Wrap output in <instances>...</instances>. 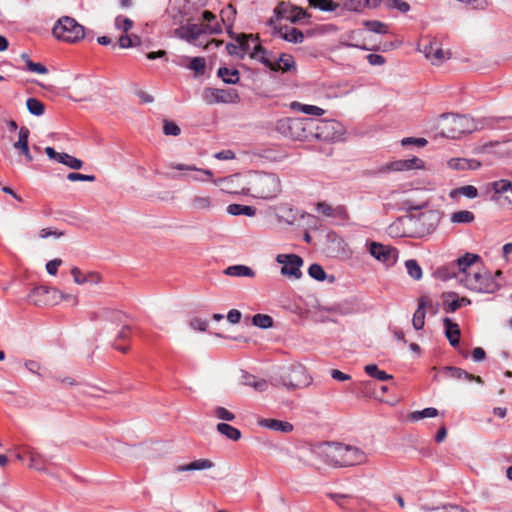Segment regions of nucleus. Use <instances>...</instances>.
Segmentation results:
<instances>
[{
    "label": "nucleus",
    "mask_w": 512,
    "mask_h": 512,
    "mask_svg": "<svg viewBox=\"0 0 512 512\" xmlns=\"http://www.w3.org/2000/svg\"><path fill=\"white\" fill-rule=\"evenodd\" d=\"M439 221L437 211L425 210L400 217L389 228L396 236L421 238L433 232Z\"/></svg>",
    "instance_id": "nucleus-1"
},
{
    "label": "nucleus",
    "mask_w": 512,
    "mask_h": 512,
    "mask_svg": "<svg viewBox=\"0 0 512 512\" xmlns=\"http://www.w3.org/2000/svg\"><path fill=\"white\" fill-rule=\"evenodd\" d=\"M319 455L326 464L333 467H350L367 461V456L361 449L342 443L321 444Z\"/></svg>",
    "instance_id": "nucleus-2"
},
{
    "label": "nucleus",
    "mask_w": 512,
    "mask_h": 512,
    "mask_svg": "<svg viewBox=\"0 0 512 512\" xmlns=\"http://www.w3.org/2000/svg\"><path fill=\"white\" fill-rule=\"evenodd\" d=\"M247 184L248 187L242 192L259 199L272 200L281 192V180L274 173L254 172Z\"/></svg>",
    "instance_id": "nucleus-3"
},
{
    "label": "nucleus",
    "mask_w": 512,
    "mask_h": 512,
    "mask_svg": "<svg viewBox=\"0 0 512 512\" xmlns=\"http://www.w3.org/2000/svg\"><path fill=\"white\" fill-rule=\"evenodd\" d=\"M313 378L307 374L301 364H293L283 368L279 375L272 376L270 382L275 387H284L287 390H296L312 384Z\"/></svg>",
    "instance_id": "nucleus-4"
},
{
    "label": "nucleus",
    "mask_w": 512,
    "mask_h": 512,
    "mask_svg": "<svg viewBox=\"0 0 512 512\" xmlns=\"http://www.w3.org/2000/svg\"><path fill=\"white\" fill-rule=\"evenodd\" d=\"M310 118H282L276 123V130L285 137L299 141H310Z\"/></svg>",
    "instance_id": "nucleus-5"
},
{
    "label": "nucleus",
    "mask_w": 512,
    "mask_h": 512,
    "mask_svg": "<svg viewBox=\"0 0 512 512\" xmlns=\"http://www.w3.org/2000/svg\"><path fill=\"white\" fill-rule=\"evenodd\" d=\"M311 140L335 141L343 134V126L336 120L310 118Z\"/></svg>",
    "instance_id": "nucleus-6"
},
{
    "label": "nucleus",
    "mask_w": 512,
    "mask_h": 512,
    "mask_svg": "<svg viewBox=\"0 0 512 512\" xmlns=\"http://www.w3.org/2000/svg\"><path fill=\"white\" fill-rule=\"evenodd\" d=\"M52 33L59 40L75 43L84 38L85 28L74 18L63 16L54 25Z\"/></svg>",
    "instance_id": "nucleus-7"
},
{
    "label": "nucleus",
    "mask_w": 512,
    "mask_h": 512,
    "mask_svg": "<svg viewBox=\"0 0 512 512\" xmlns=\"http://www.w3.org/2000/svg\"><path fill=\"white\" fill-rule=\"evenodd\" d=\"M267 54V50L261 44H256L251 58L258 60L272 71L287 72L296 66L294 58L289 54H281L278 61L270 60Z\"/></svg>",
    "instance_id": "nucleus-8"
},
{
    "label": "nucleus",
    "mask_w": 512,
    "mask_h": 512,
    "mask_svg": "<svg viewBox=\"0 0 512 512\" xmlns=\"http://www.w3.org/2000/svg\"><path fill=\"white\" fill-rule=\"evenodd\" d=\"M460 282L468 289L476 292L493 293L499 288L489 273L481 271H473L465 277H461Z\"/></svg>",
    "instance_id": "nucleus-9"
},
{
    "label": "nucleus",
    "mask_w": 512,
    "mask_h": 512,
    "mask_svg": "<svg viewBox=\"0 0 512 512\" xmlns=\"http://www.w3.org/2000/svg\"><path fill=\"white\" fill-rule=\"evenodd\" d=\"M221 26L217 23L212 26L209 24H191L182 25L175 30V35L190 43L198 45L197 41L202 35L217 34L221 32Z\"/></svg>",
    "instance_id": "nucleus-10"
},
{
    "label": "nucleus",
    "mask_w": 512,
    "mask_h": 512,
    "mask_svg": "<svg viewBox=\"0 0 512 512\" xmlns=\"http://www.w3.org/2000/svg\"><path fill=\"white\" fill-rule=\"evenodd\" d=\"M419 47L424 56L434 65H439L449 58V53L442 49L441 44L436 39L424 38Z\"/></svg>",
    "instance_id": "nucleus-11"
},
{
    "label": "nucleus",
    "mask_w": 512,
    "mask_h": 512,
    "mask_svg": "<svg viewBox=\"0 0 512 512\" xmlns=\"http://www.w3.org/2000/svg\"><path fill=\"white\" fill-rule=\"evenodd\" d=\"M203 100L209 105L215 103H237L239 101V94L235 89L208 87L203 92Z\"/></svg>",
    "instance_id": "nucleus-12"
},
{
    "label": "nucleus",
    "mask_w": 512,
    "mask_h": 512,
    "mask_svg": "<svg viewBox=\"0 0 512 512\" xmlns=\"http://www.w3.org/2000/svg\"><path fill=\"white\" fill-rule=\"evenodd\" d=\"M276 261L279 264H282L281 274L299 279L302 276V272L300 270L303 265V259L296 254H279L276 257Z\"/></svg>",
    "instance_id": "nucleus-13"
},
{
    "label": "nucleus",
    "mask_w": 512,
    "mask_h": 512,
    "mask_svg": "<svg viewBox=\"0 0 512 512\" xmlns=\"http://www.w3.org/2000/svg\"><path fill=\"white\" fill-rule=\"evenodd\" d=\"M368 250L372 257L387 266L395 264L398 258V250L396 248L378 242H370Z\"/></svg>",
    "instance_id": "nucleus-14"
},
{
    "label": "nucleus",
    "mask_w": 512,
    "mask_h": 512,
    "mask_svg": "<svg viewBox=\"0 0 512 512\" xmlns=\"http://www.w3.org/2000/svg\"><path fill=\"white\" fill-rule=\"evenodd\" d=\"M424 167V162L418 157H412L410 159H401L392 161L380 169V172L388 171H407L413 169H421Z\"/></svg>",
    "instance_id": "nucleus-15"
},
{
    "label": "nucleus",
    "mask_w": 512,
    "mask_h": 512,
    "mask_svg": "<svg viewBox=\"0 0 512 512\" xmlns=\"http://www.w3.org/2000/svg\"><path fill=\"white\" fill-rule=\"evenodd\" d=\"M270 26L274 27V34H278L282 39L290 43H302L304 40V35L302 31L294 27H277L274 25V20L271 18L268 22Z\"/></svg>",
    "instance_id": "nucleus-16"
},
{
    "label": "nucleus",
    "mask_w": 512,
    "mask_h": 512,
    "mask_svg": "<svg viewBox=\"0 0 512 512\" xmlns=\"http://www.w3.org/2000/svg\"><path fill=\"white\" fill-rule=\"evenodd\" d=\"M480 257L477 254L466 253L464 256L459 257L454 266L458 272H454V275L460 280L461 277H465L472 271V265L477 262Z\"/></svg>",
    "instance_id": "nucleus-17"
},
{
    "label": "nucleus",
    "mask_w": 512,
    "mask_h": 512,
    "mask_svg": "<svg viewBox=\"0 0 512 512\" xmlns=\"http://www.w3.org/2000/svg\"><path fill=\"white\" fill-rule=\"evenodd\" d=\"M169 166L171 168H173V169H177V170H181V171H195V172H197V174L191 176V179L194 180V181L205 182V181L211 180L212 177H213V172L211 170L197 168L194 165L171 163Z\"/></svg>",
    "instance_id": "nucleus-18"
},
{
    "label": "nucleus",
    "mask_w": 512,
    "mask_h": 512,
    "mask_svg": "<svg viewBox=\"0 0 512 512\" xmlns=\"http://www.w3.org/2000/svg\"><path fill=\"white\" fill-rule=\"evenodd\" d=\"M442 372L448 378L457 379V380L465 379L468 381H475L480 384L483 383V380L480 376H475V375L467 372L466 370H463L458 367L446 366L443 368Z\"/></svg>",
    "instance_id": "nucleus-19"
},
{
    "label": "nucleus",
    "mask_w": 512,
    "mask_h": 512,
    "mask_svg": "<svg viewBox=\"0 0 512 512\" xmlns=\"http://www.w3.org/2000/svg\"><path fill=\"white\" fill-rule=\"evenodd\" d=\"M52 289L47 286H39L35 287L29 294L28 299L34 305H47L51 301L49 300V295L52 294Z\"/></svg>",
    "instance_id": "nucleus-20"
},
{
    "label": "nucleus",
    "mask_w": 512,
    "mask_h": 512,
    "mask_svg": "<svg viewBox=\"0 0 512 512\" xmlns=\"http://www.w3.org/2000/svg\"><path fill=\"white\" fill-rule=\"evenodd\" d=\"M214 462L210 459H197L187 464H181L174 468V471L177 473L180 472H189V471H199L211 469L214 467Z\"/></svg>",
    "instance_id": "nucleus-21"
},
{
    "label": "nucleus",
    "mask_w": 512,
    "mask_h": 512,
    "mask_svg": "<svg viewBox=\"0 0 512 512\" xmlns=\"http://www.w3.org/2000/svg\"><path fill=\"white\" fill-rule=\"evenodd\" d=\"M258 425L273 431H280L283 433H290L293 431V425L287 421L277 419H260Z\"/></svg>",
    "instance_id": "nucleus-22"
},
{
    "label": "nucleus",
    "mask_w": 512,
    "mask_h": 512,
    "mask_svg": "<svg viewBox=\"0 0 512 512\" xmlns=\"http://www.w3.org/2000/svg\"><path fill=\"white\" fill-rule=\"evenodd\" d=\"M236 42L240 43L241 46V59L244 58L246 54H249L251 57V53L254 51L256 44H260L258 42V36L240 34L235 37Z\"/></svg>",
    "instance_id": "nucleus-23"
},
{
    "label": "nucleus",
    "mask_w": 512,
    "mask_h": 512,
    "mask_svg": "<svg viewBox=\"0 0 512 512\" xmlns=\"http://www.w3.org/2000/svg\"><path fill=\"white\" fill-rule=\"evenodd\" d=\"M213 207V199L208 195L197 194L189 201V208L193 212L209 211Z\"/></svg>",
    "instance_id": "nucleus-24"
},
{
    "label": "nucleus",
    "mask_w": 512,
    "mask_h": 512,
    "mask_svg": "<svg viewBox=\"0 0 512 512\" xmlns=\"http://www.w3.org/2000/svg\"><path fill=\"white\" fill-rule=\"evenodd\" d=\"M470 119L466 116L462 115H454L451 114V129L450 132L453 134L452 137H455L456 134H463L466 132H471L470 129Z\"/></svg>",
    "instance_id": "nucleus-25"
},
{
    "label": "nucleus",
    "mask_w": 512,
    "mask_h": 512,
    "mask_svg": "<svg viewBox=\"0 0 512 512\" xmlns=\"http://www.w3.org/2000/svg\"><path fill=\"white\" fill-rule=\"evenodd\" d=\"M445 327V335L451 346L456 347L460 340V329L458 324L454 323L450 318L443 319Z\"/></svg>",
    "instance_id": "nucleus-26"
},
{
    "label": "nucleus",
    "mask_w": 512,
    "mask_h": 512,
    "mask_svg": "<svg viewBox=\"0 0 512 512\" xmlns=\"http://www.w3.org/2000/svg\"><path fill=\"white\" fill-rule=\"evenodd\" d=\"M241 384L251 387L257 392H263L268 389V382L265 379L258 378L247 372H243Z\"/></svg>",
    "instance_id": "nucleus-27"
},
{
    "label": "nucleus",
    "mask_w": 512,
    "mask_h": 512,
    "mask_svg": "<svg viewBox=\"0 0 512 512\" xmlns=\"http://www.w3.org/2000/svg\"><path fill=\"white\" fill-rule=\"evenodd\" d=\"M71 274L73 276L74 282L80 285L84 283L97 284L101 281V277L98 273L89 272L88 274H83L82 271L77 267H73L71 269Z\"/></svg>",
    "instance_id": "nucleus-28"
},
{
    "label": "nucleus",
    "mask_w": 512,
    "mask_h": 512,
    "mask_svg": "<svg viewBox=\"0 0 512 512\" xmlns=\"http://www.w3.org/2000/svg\"><path fill=\"white\" fill-rule=\"evenodd\" d=\"M317 210L327 217L346 218V210L343 206L332 207L326 202H319Z\"/></svg>",
    "instance_id": "nucleus-29"
},
{
    "label": "nucleus",
    "mask_w": 512,
    "mask_h": 512,
    "mask_svg": "<svg viewBox=\"0 0 512 512\" xmlns=\"http://www.w3.org/2000/svg\"><path fill=\"white\" fill-rule=\"evenodd\" d=\"M328 496L342 509L352 511L357 498L348 494L329 493Z\"/></svg>",
    "instance_id": "nucleus-30"
},
{
    "label": "nucleus",
    "mask_w": 512,
    "mask_h": 512,
    "mask_svg": "<svg viewBox=\"0 0 512 512\" xmlns=\"http://www.w3.org/2000/svg\"><path fill=\"white\" fill-rule=\"evenodd\" d=\"M224 274L231 277H249L255 276V272L246 265H232L224 270Z\"/></svg>",
    "instance_id": "nucleus-31"
},
{
    "label": "nucleus",
    "mask_w": 512,
    "mask_h": 512,
    "mask_svg": "<svg viewBox=\"0 0 512 512\" xmlns=\"http://www.w3.org/2000/svg\"><path fill=\"white\" fill-rule=\"evenodd\" d=\"M442 299L444 310L447 313H453L461 307V302L456 293H444Z\"/></svg>",
    "instance_id": "nucleus-32"
},
{
    "label": "nucleus",
    "mask_w": 512,
    "mask_h": 512,
    "mask_svg": "<svg viewBox=\"0 0 512 512\" xmlns=\"http://www.w3.org/2000/svg\"><path fill=\"white\" fill-rule=\"evenodd\" d=\"M217 431L232 441H238L241 438V431L227 423H219L216 426Z\"/></svg>",
    "instance_id": "nucleus-33"
},
{
    "label": "nucleus",
    "mask_w": 512,
    "mask_h": 512,
    "mask_svg": "<svg viewBox=\"0 0 512 512\" xmlns=\"http://www.w3.org/2000/svg\"><path fill=\"white\" fill-rule=\"evenodd\" d=\"M217 75L226 84H236L240 80L239 71L237 69H230V68H227V67H220L218 69Z\"/></svg>",
    "instance_id": "nucleus-34"
},
{
    "label": "nucleus",
    "mask_w": 512,
    "mask_h": 512,
    "mask_svg": "<svg viewBox=\"0 0 512 512\" xmlns=\"http://www.w3.org/2000/svg\"><path fill=\"white\" fill-rule=\"evenodd\" d=\"M227 212L233 216L246 215L252 217L256 214V208L241 204H230L227 207Z\"/></svg>",
    "instance_id": "nucleus-35"
},
{
    "label": "nucleus",
    "mask_w": 512,
    "mask_h": 512,
    "mask_svg": "<svg viewBox=\"0 0 512 512\" xmlns=\"http://www.w3.org/2000/svg\"><path fill=\"white\" fill-rule=\"evenodd\" d=\"M425 314V301L423 298H421L419 300L418 308L416 309L412 319L413 327L416 330H420L424 327Z\"/></svg>",
    "instance_id": "nucleus-36"
},
{
    "label": "nucleus",
    "mask_w": 512,
    "mask_h": 512,
    "mask_svg": "<svg viewBox=\"0 0 512 512\" xmlns=\"http://www.w3.org/2000/svg\"><path fill=\"white\" fill-rule=\"evenodd\" d=\"M364 370L370 377L380 381H388L393 379L392 375L387 374L383 370H380L376 364H368L365 366Z\"/></svg>",
    "instance_id": "nucleus-37"
},
{
    "label": "nucleus",
    "mask_w": 512,
    "mask_h": 512,
    "mask_svg": "<svg viewBox=\"0 0 512 512\" xmlns=\"http://www.w3.org/2000/svg\"><path fill=\"white\" fill-rule=\"evenodd\" d=\"M292 23H297L301 20H308L311 15L299 6H292L286 16Z\"/></svg>",
    "instance_id": "nucleus-38"
},
{
    "label": "nucleus",
    "mask_w": 512,
    "mask_h": 512,
    "mask_svg": "<svg viewBox=\"0 0 512 512\" xmlns=\"http://www.w3.org/2000/svg\"><path fill=\"white\" fill-rule=\"evenodd\" d=\"M21 58L24 61L25 65H26V69L28 71L37 73V74H47L48 73V69L46 68V66H44L42 63L33 62L29 58L28 54L23 53L21 55Z\"/></svg>",
    "instance_id": "nucleus-39"
},
{
    "label": "nucleus",
    "mask_w": 512,
    "mask_h": 512,
    "mask_svg": "<svg viewBox=\"0 0 512 512\" xmlns=\"http://www.w3.org/2000/svg\"><path fill=\"white\" fill-rule=\"evenodd\" d=\"M475 219L474 214L467 210H460L451 215V222L456 224H468Z\"/></svg>",
    "instance_id": "nucleus-40"
},
{
    "label": "nucleus",
    "mask_w": 512,
    "mask_h": 512,
    "mask_svg": "<svg viewBox=\"0 0 512 512\" xmlns=\"http://www.w3.org/2000/svg\"><path fill=\"white\" fill-rule=\"evenodd\" d=\"M292 108L299 110L300 112L307 115L321 116L324 114V110L318 106L301 104L299 102H293Z\"/></svg>",
    "instance_id": "nucleus-41"
},
{
    "label": "nucleus",
    "mask_w": 512,
    "mask_h": 512,
    "mask_svg": "<svg viewBox=\"0 0 512 512\" xmlns=\"http://www.w3.org/2000/svg\"><path fill=\"white\" fill-rule=\"evenodd\" d=\"M308 3L311 7L325 12L334 11L339 6L333 0H308Z\"/></svg>",
    "instance_id": "nucleus-42"
},
{
    "label": "nucleus",
    "mask_w": 512,
    "mask_h": 512,
    "mask_svg": "<svg viewBox=\"0 0 512 512\" xmlns=\"http://www.w3.org/2000/svg\"><path fill=\"white\" fill-rule=\"evenodd\" d=\"M26 106L28 111L35 116H41L45 112V105L37 98H28Z\"/></svg>",
    "instance_id": "nucleus-43"
},
{
    "label": "nucleus",
    "mask_w": 512,
    "mask_h": 512,
    "mask_svg": "<svg viewBox=\"0 0 512 512\" xmlns=\"http://www.w3.org/2000/svg\"><path fill=\"white\" fill-rule=\"evenodd\" d=\"M220 16L224 25L231 29L236 16V9L233 5L229 4L226 8L221 10Z\"/></svg>",
    "instance_id": "nucleus-44"
},
{
    "label": "nucleus",
    "mask_w": 512,
    "mask_h": 512,
    "mask_svg": "<svg viewBox=\"0 0 512 512\" xmlns=\"http://www.w3.org/2000/svg\"><path fill=\"white\" fill-rule=\"evenodd\" d=\"M253 325L262 328L268 329L273 326V318L267 314H256L252 317Z\"/></svg>",
    "instance_id": "nucleus-45"
},
{
    "label": "nucleus",
    "mask_w": 512,
    "mask_h": 512,
    "mask_svg": "<svg viewBox=\"0 0 512 512\" xmlns=\"http://www.w3.org/2000/svg\"><path fill=\"white\" fill-rule=\"evenodd\" d=\"M363 25L371 32L385 34L388 32V26L377 20H366Z\"/></svg>",
    "instance_id": "nucleus-46"
},
{
    "label": "nucleus",
    "mask_w": 512,
    "mask_h": 512,
    "mask_svg": "<svg viewBox=\"0 0 512 512\" xmlns=\"http://www.w3.org/2000/svg\"><path fill=\"white\" fill-rule=\"evenodd\" d=\"M490 186L496 195L506 193L509 191L512 192V183L505 179L494 181L490 184Z\"/></svg>",
    "instance_id": "nucleus-47"
},
{
    "label": "nucleus",
    "mask_w": 512,
    "mask_h": 512,
    "mask_svg": "<svg viewBox=\"0 0 512 512\" xmlns=\"http://www.w3.org/2000/svg\"><path fill=\"white\" fill-rule=\"evenodd\" d=\"M405 267L407 269L408 274L415 280H419L422 277V269L418 262L414 259L407 260L405 262Z\"/></svg>",
    "instance_id": "nucleus-48"
},
{
    "label": "nucleus",
    "mask_w": 512,
    "mask_h": 512,
    "mask_svg": "<svg viewBox=\"0 0 512 512\" xmlns=\"http://www.w3.org/2000/svg\"><path fill=\"white\" fill-rule=\"evenodd\" d=\"M59 163L64 164L74 170L81 169L83 166L82 160L75 158L74 156H71L67 153H62Z\"/></svg>",
    "instance_id": "nucleus-49"
},
{
    "label": "nucleus",
    "mask_w": 512,
    "mask_h": 512,
    "mask_svg": "<svg viewBox=\"0 0 512 512\" xmlns=\"http://www.w3.org/2000/svg\"><path fill=\"white\" fill-rule=\"evenodd\" d=\"M438 415V410L433 407L425 408L420 411H414L412 412L409 417L411 420L418 421L423 418H430V417H436Z\"/></svg>",
    "instance_id": "nucleus-50"
},
{
    "label": "nucleus",
    "mask_w": 512,
    "mask_h": 512,
    "mask_svg": "<svg viewBox=\"0 0 512 512\" xmlns=\"http://www.w3.org/2000/svg\"><path fill=\"white\" fill-rule=\"evenodd\" d=\"M308 274L310 275V277L318 281H324L327 276L322 266L316 263L310 265L308 269Z\"/></svg>",
    "instance_id": "nucleus-51"
},
{
    "label": "nucleus",
    "mask_w": 512,
    "mask_h": 512,
    "mask_svg": "<svg viewBox=\"0 0 512 512\" xmlns=\"http://www.w3.org/2000/svg\"><path fill=\"white\" fill-rule=\"evenodd\" d=\"M206 67V61L203 57H194L190 59L188 68L195 71L198 74H203Z\"/></svg>",
    "instance_id": "nucleus-52"
},
{
    "label": "nucleus",
    "mask_w": 512,
    "mask_h": 512,
    "mask_svg": "<svg viewBox=\"0 0 512 512\" xmlns=\"http://www.w3.org/2000/svg\"><path fill=\"white\" fill-rule=\"evenodd\" d=\"M385 4L389 9H397L402 13L410 10V5L403 0H386Z\"/></svg>",
    "instance_id": "nucleus-53"
},
{
    "label": "nucleus",
    "mask_w": 512,
    "mask_h": 512,
    "mask_svg": "<svg viewBox=\"0 0 512 512\" xmlns=\"http://www.w3.org/2000/svg\"><path fill=\"white\" fill-rule=\"evenodd\" d=\"M52 300L56 303L59 300L64 301H73V304L76 305L78 303L77 297L73 296L71 294H65L62 291L58 290L57 288L52 289Z\"/></svg>",
    "instance_id": "nucleus-54"
},
{
    "label": "nucleus",
    "mask_w": 512,
    "mask_h": 512,
    "mask_svg": "<svg viewBox=\"0 0 512 512\" xmlns=\"http://www.w3.org/2000/svg\"><path fill=\"white\" fill-rule=\"evenodd\" d=\"M115 27L118 30L128 32L133 27V21L127 17L119 15L115 18Z\"/></svg>",
    "instance_id": "nucleus-55"
},
{
    "label": "nucleus",
    "mask_w": 512,
    "mask_h": 512,
    "mask_svg": "<svg viewBox=\"0 0 512 512\" xmlns=\"http://www.w3.org/2000/svg\"><path fill=\"white\" fill-rule=\"evenodd\" d=\"M29 457H30V464L29 466L30 467H33L37 470H42L43 467H44V459L42 457V455H40L39 453L31 450L29 452Z\"/></svg>",
    "instance_id": "nucleus-56"
},
{
    "label": "nucleus",
    "mask_w": 512,
    "mask_h": 512,
    "mask_svg": "<svg viewBox=\"0 0 512 512\" xmlns=\"http://www.w3.org/2000/svg\"><path fill=\"white\" fill-rule=\"evenodd\" d=\"M214 415L218 419L224 420V421H233L235 419V414L229 411L228 409L224 407H216L214 409Z\"/></svg>",
    "instance_id": "nucleus-57"
},
{
    "label": "nucleus",
    "mask_w": 512,
    "mask_h": 512,
    "mask_svg": "<svg viewBox=\"0 0 512 512\" xmlns=\"http://www.w3.org/2000/svg\"><path fill=\"white\" fill-rule=\"evenodd\" d=\"M448 165L454 170H469V162L465 158H453L448 162Z\"/></svg>",
    "instance_id": "nucleus-58"
},
{
    "label": "nucleus",
    "mask_w": 512,
    "mask_h": 512,
    "mask_svg": "<svg viewBox=\"0 0 512 512\" xmlns=\"http://www.w3.org/2000/svg\"><path fill=\"white\" fill-rule=\"evenodd\" d=\"M163 132L165 135L178 136L181 133L180 127L172 121H164Z\"/></svg>",
    "instance_id": "nucleus-59"
},
{
    "label": "nucleus",
    "mask_w": 512,
    "mask_h": 512,
    "mask_svg": "<svg viewBox=\"0 0 512 512\" xmlns=\"http://www.w3.org/2000/svg\"><path fill=\"white\" fill-rule=\"evenodd\" d=\"M133 39H137L139 41V37L137 35H122L120 36L118 40V44L120 48H130L133 46H136V43L133 41Z\"/></svg>",
    "instance_id": "nucleus-60"
},
{
    "label": "nucleus",
    "mask_w": 512,
    "mask_h": 512,
    "mask_svg": "<svg viewBox=\"0 0 512 512\" xmlns=\"http://www.w3.org/2000/svg\"><path fill=\"white\" fill-rule=\"evenodd\" d=\"M67 179L69 181H87V182H94L96 180V177L94 175H86V174H81V173H77V172H70L68 175H67Z\"/></svg>",
    "instance_id": "nucleus-61"
},
{
    "label": "nucleus",
    "mask_w": 512,
    "mask_h": 512,
    "mask_svg": "<svg viewBox=\"0 0 512 512\" xmlns=\"http://www.w3.org/2000/svg\"><path fill=\"white\" fill-rule=\"evenodd\" d=\"M457 192L470 199H473L478 195L477 188L472 185L462 186L457 189Z\"/></svg>",
    "instance_id": "nucleus-62"
},
{
    "label": "nucleus",
    "mask_w": 512,
    "mask_h": 512,
    "mask_svg": "<svg viewBox=\"0 0 512 512\" xmlns=\"http://www.w3.org/2000/svg\"><path fill=\"white\" fill-rule=\"evenodd\" d=\"M365 8V4L360 0H349L345 2V9L349 11L360 12Z\"/></svg>",
    "instance_id": "nucleus-63"
},
{
    "label": "nucleus",
    "mask_w": 512,
    "mask_h": 512,
    "mask_svg": "<svg viewBox=\"0 0 512 512\" xmlns=\"http://www.w3.org/2000/svg\"><path fill=\"white\" fill-rule=\"evenodd\" d=\"M190 326L194 330H198V331L204 332V331H206V329L208 327V322L206 320L201 319V318H193L190 321Z\"/></svg>",
    "instance_id": "nucleus-64"
}]
</instances>
